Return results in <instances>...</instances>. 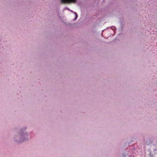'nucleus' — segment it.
<instances>
[{
	"instance_id": "nucleus-2",
	"label": "nucleus",
	"mask_w": 157,
	"mask_h": 157,
	"mask_svg": "<svg viewBox=\"0 0 157 157\" xmlns=\"http://www.w3.org/2000/svg\"><path fill=\"white\" fill-rule=\"evenodd\" d=\"M77 17V15H76V17Z\"/></svg>"
},
{
	"instance_id": "nucleus-1",
	"label": "nucleus",
	"mask_w": 157,
	"mask_h": 157,
	"mask_svg": "<svg viewBox=\"0 0 157 157\" xmlns=\"http://www.w3.org/2000/svg\"><path fill=\"white\" fill-rule=\"evenodd\" d=\"M76 1L77 0H61V2L63 4H70L71 3H75Z\"/></svg>"
}]
</instances>
